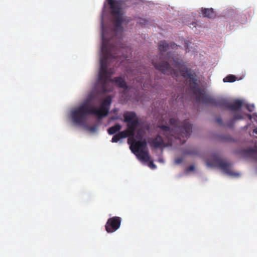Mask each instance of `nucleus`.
I'll return each mask as SVG.
<instances>
[{"label": "nucleus", "mask_w": 257, "mask_h": 257, "mask_svg": "<svg viewBox=\"0 0 257 257\" xmlns=\"http://www.w3.org/2000/svg\"><path fill=\"white\" fill-rule=\"evenodd\" d=\"M102 45L100 58V67L98 76V80L95 86L96 89L100 93H105L112 91L110 84L114 83L118 87L128 90V87L124 79L121 77H116L111 79V76L114 73L113 68H108L109 64L114 61L118 58H126L127 53L131 49L125 47L124 45L119 42L114 45H110L111 40L107 39L105 32H102Z\"/></svg>", "instance_id": "f257e3e1"}, {"label": "nucleus", "mask_w": 257, "mask_h": 257, "mask_svg": "<svg viewBox=\"0 0 257 257\" xmlns=\"http://www.w3.org/2000/svg\"><path fill=\"white\" fill-rule=\"evenodd\" d=\"M158 47L160 51V61L159 63H157L153 60L152 64L155 68L164 74L173 75V77H174L176 75V72L170 66V64H171L174 67L179 70L183 77L189 79V87L192 84L195 85L196 79L195 78V73L190 72L181 59L172 56L171 52L168 53L165 57H162L163 53L166 52L170 48L174 49H177L179 46L175 43L168 44L165 41H162L159 43Z\"/></svg>", "instance_id": "f03ea898"}, {"label": "nucleus", "mask_w": 257, "mask_h": 257, "mask_svg": "<svg viewBox=\"0 0 257 257\" xmlns=\"http://www.w3.org/2000/svg\"><path fill=\"white\" fill-rule=\"evenodd\" d=\"M190 89L195 96L197 102L225 108L232 111L238 110L243 106V101L240 100H235L232 102H229L224 99L216 100L207 94L204 89L200 88L196 82L195 85L192 84L190 87Z\"/></svg>", "instance_id": "7ed1b4c3"}, {"label": "nucleus", "mask_w": 257, "mask_h": 257, "mask_svg": "<svg viewBox=\"0 0 257 257\" xmlns=\"http://www.w3.org/2000/svg\"><path fill=\"white\" fill-rule=\"evenodd\" d=\"M111 102V98L108 96L103 100L99 108L91 107L86 103L83 104L72 112V119L75 123L82 124L85 121L86 116L89 114L96 115L98 118L106 116L109 113Z\"/></svg>", "instance_id": "20e7f679"}, {"label": "nucleus", "mask_w": 257, "mask_h": 257, "mask_svg": "<svg viewBox=\"0 0 257 257\" xmlns=\"http://www.w3.org/2000/svg\"><path fill=\"white\" fill-rule=\"evenodd\" d=\"M169 123L172 126L171 129L168 126H159L164 132L163 133L164 136L170 135L181 140L180 137L188 138L192 133V124L188 120L181 122L178 118H171L169 119Z\"/></svg>", "instance_id": "39448f33"}, {"label": "nucleus", "mask_w": 257, "mask_h": 257, "mask_svg": "<svg viewBox=\"0 0 257 257\" xmlns=\"http://www.w3.org/2000/svg\"><path fill=\"white\" fill-rule=\"evenodd\" d=\"M109 8L111 9V14L113 19L114 31L115 34L118 32H123L122 24H127L131 20L124 17L120 4L116 0H107Z\"/></svg>", "instance_id": "423d86ee"}, {"label": "nucleus", "mask_w": 257, "mask_h": 257, "mask_svg": "<svg viewBox=\"0 0 257 257\" xmlns=\"http://www.w3.org/2000/svg\"><path fill=\"white\" fill-rule=\"evenodd\" d=\"M124 121L127 123V129L124 131L128 137H134L136 128L139 125V120L134 111H126L123 114Z\"/></svg>", "instance_id": "0eeeda50"}, {"label": "nucleus", "mask_w": 257, "mask_h": 257, "mask_svg": "<svg viewBox=\"0 0 257 257\" xmlns=\"http://www.w3.org/2000/svg\"><path fill=\"white\" fill-rule=\"evenodd\" d=\"M206 165L208 167H218L225 174L233 176H238L239 173H234L231 168V164L218 158H215L211 160H207Z\"/></svg>", "instance_id": "6e6552de"}, {"label": "nucleus", "mask_w": 257, "mask_h": 257, "mask_svg": "<svg viewBox=\"0 0 257 257\" xmlns=\"http://www.w3.org/2000/svg\"><path fill=\"white\" fill-rule=\"evenodd\" d=\"M147 148V142L146 140L135 141L131 146V149L134 153H137L138 157L142 161L148 162L150 157L147 151H145Z\"/></svg>", "instance_id": "1a4fd4ad"}, {"label": "nucleus", "mask_w": 257, "mask_h": 257, "mask_svg": "<svg viewBox=\"0 0 257 257\" xmlns=\"http://www.w3.org/2000/svg\"><path fill=\"white\" fill-rule=\"evenodd\" d=\"M121 218L120 217L114 216L109 218L105 225L106 231L108 233H112L116 231L120 226Z\"/></svg>", "instance_id": "9d476101"}, {"label": "nucleus", "mask_w": 257, "mask_h": 257, "mask_svg": "<svg viewBox=\"0 0 257 257\" xmlns=\"http://www.w3.org/2000/svg\"><path fill=\"white\" fill-rule=\"evenodd\" d=\"M237 154L244 158H253L257 157V145L255 143L253 148L241 149L237 151Z\"/></svg>", "instance_id": "9b49d317"}, {"label": "nucleus", "mask_w": 257, "mask_h": 257, "mask_svg": "<svg viewBox=\"0 0 257 257\" xmlns=\"http://www.w3.org/2000/svg\"><path fill=\"white\" fill-rule=\"evenodd\" d=\"M151 146L155 148H164L166 147L164 141L161 136L158 135L156 137L151 139L149 141Z\"/></svg>", "instance_id": "f8f14e48"}, {"label": "nucleus", "mask_w": 257, "mask_h": 257, "mask_svg": "<svg viewBox=\"0 0 257 257\" xmlns=\"http://www.w3.org/2000/svg\"><path fill=\"white\" fill-rule=\"evenodd\" d=\"M201 11L204 17H207L209 19L214 18L216 16L215 12L212 8L202 9Z\"/></svg>", "instance_id": "ddd939ff"}, {"label": "nucleus", "mask_w": 257, "mask_h": 257, "mask_svg": "<svg viewBox=\"0 0 257 257\" xmlns=\"http://www.w3.org/2000/svg\"><path fill=\"white\" fill-rule=\"evenodd\" d=\"M126 131H122L118 132L116 135H114L111 139L112 143H117L120 139L128 137V135L126 134Z\"/></svg>", "instance_id": "4468645a"}, {"label": "nucleus", "mask_w": 257, "mask_h": 257, "mask_svg": "<svg viewBox=\"0 0 257 257\" xmlns=\"http://www.w3.org/2000/svg\"><path fill=\"white\" fill-rule=\"evenodd\" d=\"M121 128V125L119 124H116L111 127H110L107 130V132L109 135H114L117 132H118Z\"/></svg>", "instance_id": "2eb2a0df"}, {"label": "nucleus", "mask_w": 257, "mask_h": 257, "mask_svg": "<svg viewBox=\"0 0 257 257\" xmlns=\"http://www.w3.org/2000/svg\"><path fill=\"white\" fill-rule=\"evenodd\" d=\"M183 153L186 155H197L198 154V150L196 148H192L185 150Z\"/></svg>", "instance_id": "dca6fc26"}, {"label": "nucleus", "mask_w": 257, "mask_h": 257, "mask_svg": "<svg viewBox=\"0 0 257 257\" xmlns=\"http://www.w3.org/2000/svg\"><path fill=\"white\" fill-rule=\"evenodd\" d=\"M236 77L233 75H228L223 78L224 82H233L236 80Z\"/></svg>", "instance_id": "f3484780"}, {"label": "nucleus", "mask_w": 257, "mask_h": 257, "mask_svg": "<svg viewBox=\"0 0 257 257\" xmlns=\"http://www.w3.org/2000/svg\"><path fill=\"white\" fill-rule=\"evenodd\" d=\"M144 76H141V78L139 77L137 79V81H140L141 83H143L144 87H146L147 83L144 81V78L146 77L147 79H150V75L148 73L144 74Z\"/></svg>", "instance_id": "a211bd4d"}, {"label": "nucleus", "mask_w": 257, "mask_h": 257, "mask_svg": "<svg viewBox=\"0 0 257 257\" xmlns=\"http://www.w3.org/2000/svg\"><path fill=\"white\" fill-rule=\"evenodd\" d=\"M137 23L139 24L141 26H145L148 23V21L146 19L143 18H139L138 20Z\"/></svg>", "instance_id": "6ab92c4d"}, {"label": "nucleus", "mask_w": 257, "mask_h": 257, "mask_svg": "<svg viewBox=\"0 0 257 257\" xmlns=\"http://www.w3.org/2000/svg\"><path fill=\"white\" fill-rule=\"evenodd\" d=\"M242 118H243V116L241 114H239L238 113H235L234 115H233V119L231 120V121L233 122V121H235L236 120H239V119H241Z\"/></svg>", "instance_id": "aec40b11"}, {"label": "nucleus", "mask_w": 257, "mask_h": 257, "mask_svg": "<svg viewBox=\"0 0 257 257\" xmlns=\"http://www.w3.org/2000/svg\"><path fill=\"white\" fill-rule=\"evenodd\" d=\"M246 108L250 112H252L253 110H254L255 108V106L253 104H246Z\"/></svg>", "instance_id": "412c9836"}, {"label": "nucleus", "mask_w": 257, "mask_h": 257, "mask_svg": "<svg viewBox=\"0 0 257 257\" xmlns=\"http://www.w3.org/2000/svg\"><path fill=\"white\" fill-rule=\"evenodd\" d=\"M195 169V167L193 165H190V166H189L188 167V168L187 169V170L188 171H194Z\"/></svg>", "instance_id": "4be33fe9"}, {"label": "nucleus", "mask_w": 257, "mask_h": 257, "mask_svg": "<svg viewBox=\"0 0 257 257\" xmlns=\"http://www.w3.org/2000/svg\"><path fill=\"white\" fill-rule=\"evenodd\" d=\"M216 121L219 124L221 125L222 123V119L220 117H217L216 118Z\"/></svg>", "instance_id": "5701e85b"}, {"label": "nucleus", "mask_w": 257, "mask_h": 257, "mask_svg": "<svg viewBox=\"0 0 257 257\" xmlns=\"http://www.w3.org/2000/svg\"><path fill=\"white\" fill-rule=\"evenodd\" d=\"M182 158H178V159H176V160H175V162L176 164H180L182 162Z\"/></svg>", "instance_id": "b1692460"}, {"label": "nucleus", "mask_w": 257, "mask_h": 257, "mask_svg": "<svg viewBox=\"0 0 257 257\" xmlns=\"http://www.w3.org/2000/svg\"><path fill=\"white\" fill-rule=\"evenodd\" d=\"M149 166L152 168H156V166L153 163V162H151L149 164Z\"/></svg>", "instance_id": "393cba45"}, {"label": "nucleus", "mask_w": 257, "mask_h": 257, "mask_svg": "<svg viewBox=\"0 0 257 257\" xmlns=\"http://www.w3.org/2000/svg\"><path fill=\"white\" fill-rule=\"evenodd\" d=\"M89 130L92 131H95L96 130V127L95 126H92L89 127Z\"/></svg>", "instance_id": "a878e982"}, {"label": "nucleus", "mask_w": 257, "mask_h": 257, "mask_svg": "<svg viewBox=\"0 0 257 257\" xmlns=\"http://www.w3.org/2000/svg\"><path fill=\"white\" fill-rule=\"evenodd\" d=\"M253 133L257 134V128H255L253 130Z\"/></svg>", "instance_id": "bb28decb"}, {"label": "nucleus", "mask_w": 257, "mask_h": 257, "mask_svg": "<svg viewBox=\"0 0 257 257\" xmlns=\"http://www.w3.org/2000/svg\"><path fill=\"white\" fill-rule=\"evenodd\" d=\"M247 117H248V118L250 119V120H251L252 119V117H251V115L250 114H247Z\"/></svg>", "instance_id": "cd10ccee"}, {"label": "nucleus", "mask_w": 257, "mask_h": 257, "mask_svg": "<svg viewBox=\"0 0 257 257\" xmlns=\"http://www.w3.org/2000/svg\"><path fill=\"white\" fill-rule=\"evenodd\" d=\"M253 119H254L255 121H256V118L257 117V115H256L255 114H253Z\"/></svg>", "instance_id": "c85d7f7f"}, {"label": "nucleus", "mask_w": 257, "mask_h": 257, "mask_svg": "<svg viewBox=\"0 0 257 257\" xmlns=\"http://www.w3.org/2000/svg\"><path fill=\"white\" fill-rule=\"evenodd\" d=\"M185 142V141H182V144L184 143Z\"/></svg>", "instance_id": "c756f323"}]
</instances>
